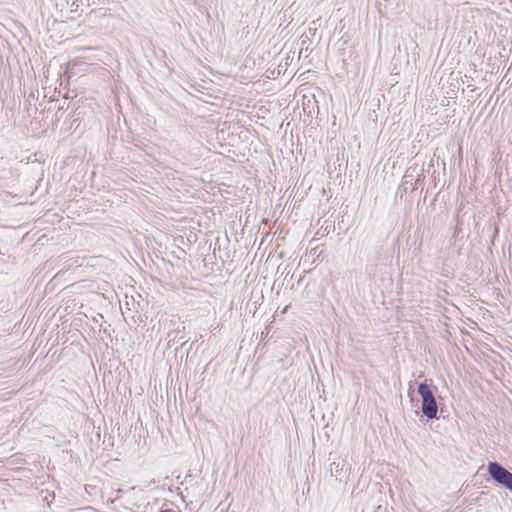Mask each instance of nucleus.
<instances>
[{"label": "nucleus", "instance_id": "f257e3e1", "mask_svg": "<svg viewBox=\"0 0 512 512\" xmlns=\"http://www.w3.org/2000/svg\"><path fill=\"white\" fill-rule=\"evenodd\" d=\"M437 387L432 384V380L428 382L418 383L417 393L421 398L420 411L422 413L421 421L425 420L428 422L433 419H438L439 407L435 397Z\"/></svg>", "mask_w": 512, "mask_h": 512}, {"label": "nucleus", "instance_id": "f03ea898", "mask_svg": "<svg viewBox=\"0 0 512 512\" xmlns=\"http://www.w3.org/2000/svg\"><path fill=\"white\" fill-rule=\"evenodd\" d=\"M487 472L492 480L499 486L508 489L512 484V473L497 461H491L487 465Z\"/></svg>", "mask_w": 512, "mask_h": 512}, {"label": "nucleus", "instance_id": "7ed1b4c3", "mask_svg": "<svg viewBox=\"0 0 512 512\" xmlns=\"http://www.w3.org/2000/svg\"><path fill=\"white\" fill-rule=\"evenodd\" d=\"M343 470V465H341L340 463H336V462H332L330 464V473L332 476H337L339 475Z\"/></svg>", "mask_w": 512, "mask_h": 512}, {"label": "nucleus", "instance_id": "20e7f679", "mask_svg": "<svg viewBox=\"0 0 512 512\" xmlns=\"http://www.w3.org/2000/svg\"><path fill=\"white\" fill-rule=\"evenodd\" d=\"M407 396L410 398V402L414 403V401H415V389H414V382L413 381L409 382Z\"/></svg>", "mask_w": 512, "mask_h": 512}, {"label": "nucleus", "instance_id": "39448f33", "mask_svg": "<svg viewBox=\"0 0 512 512\" xmlns=\"http://www.w3.org/2000/svg\"><path fill=\"white\" fill-rule=\"evenodd\" d=\"M79 6H80V1L79 0H74L71 3V12H77Z\"/></svg>", "mask_w": 512, "mask_h": 512}, {"label": "nucleus", "instance_id": "423d86ee", "mask_svg": "<svg viewBox=\"0 0 512 512\" xmlns=\"http://www.w3.org/2000/svg\"><path fill=\"white\" fill-rule=\"evenodd\" d=\"M498 232H499V228L498 226H495L494 228V234H493V238L491 240V243L494 244V238L498 235Z\"/></svg>", "mask_w": 512, "mask_h": 512}, {"label": "nucleus", "instance_id": "0eeeda50", "mask_svg": "<svg viewBox=\"0 0 512 512\" xmlns=\"http://www.w3.org/2000/svg\"><path fill=\"white\" fill-rule=\"evenodd\" d=\"M159 512H176L172 509H164V510H160Z\"/></svg>", "mask_w": 512, "mask_h": 512}, {"label": "nucleus", "instance_id": "6e6552de", "mask_svg": "<svg viewBox=\"0 0 512 512\" xmlns=\"http://www.w3.org/2000/svg\"><path fill=\"white\" fill-rule=\"evenodd\" d=\"M507 490H509L512 493V484L509 486Z\"/></svg>", "mask_w": 512, "mask_h": 512}, {"label": "nucleus", "instance_id": "1a4fd4ad", "mask_svg": "<svg viewBox=\"0 0 512 512\" xmlns=\"http://www.w3.org/2000/svg\"><path fill=\"white\" fill-rule=\"evenodd\" d=\"M400 191H401V186L398 187L397 195L400 193Z\"/></svg>", "mask_w": 512, "mask_h": 512}]
</instances>
